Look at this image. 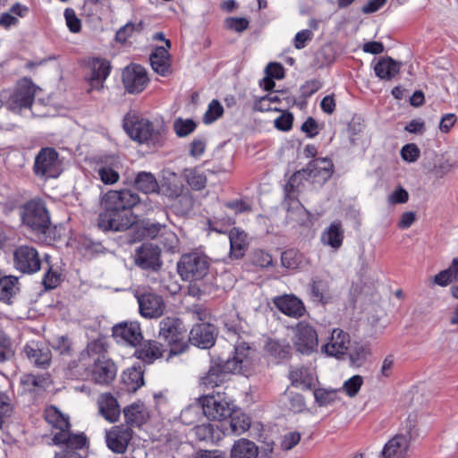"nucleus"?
Instances as JSON below:
<instances>
[{"label": "nucleus", "mask_w": 458, "mask_h": 458, "mask_svg": "<svg viewBox=\"0 0 458 458\" xmlns=\"http://www.w3.org/2000/svg\"><path fill=\"white\" fill-rule=\"evenodd\" d=\"M281 262L284 267L296 269L302 264L303 257L297 250L291 249L282 253Z\"/></svg>", "instance_id": "46"}, {"label": "nucleus", "mask_w": 458, "mask_h": 458, "mask_svg": "<svg viewBox=\"0 0 458 458\" xmlns=\"http://www.w3.org/2000/svg\"><path fill=\"white\" fill-rule=\"evenodd\" d=\"M351 347V338L348 333L340 328L333 329L327 342L322 346L327 355L340 357L347 352Z\"/></svg>", "instance_id": "17"}, {"label": "nucleus", "mask_w": 458, "mask_h": 458, "mask_svg": "<svg viewBox=\"0 0 458 458\" xmlns=\"http://www.w3.org/2000/svg\"><path fill=\"white\" fill-rule=\"evenodd\" d=\"M189 339L199 348H209L215 343V328L210 324H197L191 328Z\"/></svg>", "instance_id": "21"}, {"label": "nucleus", "mask_w": 458, "mask_h": 458, "mask_svg": "<svg viewBox=\"0 0 458 458\" xmlns=\"http://www.w3.org/2000/svg\"><path fill=\"white\" fill-rule=\"evenodd\" d=\"M134 186L145 194L157 192L159 189L156 177L148 172H140L134 178Z\"/></svg>", "instance_id": "37"}, {"label": "nucleus", "mask_w": 458, "mask_h": 458, "mask_svg": "<svg viewBox=\"0 0 458 458\" xmlns=\"http://www.w3.org/2000/svg\"><path fill=\"white\" fill-rule=\"evenodd\" d=\"M64 17L66 20L67 27L72 32L77 33L81 30V21L77 18L72 9H65Z\"/></svg>", "instance_id": "58"}, {"label": "nucleus", "mask_w": 458, "mask_h": 458, "mask_svg": "<svg viewBox=\"0 0 458 458\" xmlns=\"http://www.w3.org/2000/svg\"><path fill=\"white\" fill-rule=\"evenodd\" d=\"M123 383L129 392L137 391L143 384V371L140 367H132L123 372Z\"/></svg>", "instance_id": "39"}, {"label": "nucleus", "mask_w": 458, "mask_h": 458, "mask_svg": "<svg viewBox=\"0 0 458 458\" xmlns=\"http://www.w3.org/2000/svg\"><path fill=\"white\" fill-rule=\"evenodd\" d=\"M314 397L319 405H328L336 400L337 390H328L324 388L316 389L314 391Z\"/></svg>", "instance_id": "50"}, {"label": "nucleus", "mask_w": 458, "mask_h": 458, "mask_svg": "<svg viewBox=\"0 0 458 458\" xmlns=\"http://www.w3.org/2000/svg\"><path fill=\"white\" fill-rule=\"evenodd\" d=\"M311 295L313 299L321 303H327L331 300L329 280L325 277L316 276L311 283Z\"/></svg>", "instance_id": "35"}, {"label": "nucleus", "mask_w": 458, "mask_h": 458, "mask_svg": "<svg viewBox=\"0 0 458 458\" xmlns=\"http://www.w3.org/2000/svg\"><path fill=\"white\" fill-rule=\"evenodd\" d=\"M402 158L409 163H414L418 160L420 155V150L414 143L404 145L401 149Z\"/></svg>", "instance_id": "53"}, {"label": "nucleus", "mask_w": 458, "mask_h": 458, "mask_svg": "<svg viewBox=\"0 0 458 458\" xmlns=\"http://www.w3.org/2000/svg\"><path fill=\"white\" fill-rule=\"evenodd\" d=\"M160 249L152 243H144L135 250L134 263L142 269L157 271L162 266Z\"/></svg>", "instance_id": "13"}, {"label": "nucleus", "mask_w": 458, "mask_h": 458, "mask_svg": "<svg viewBox=\"0 0 458 458\" xmlns=\"http://www.w3.org/2000/svg\"><path fill=\"white\" fill-rule=\"evenodd\" d=\"M196 123L191 119L178 118L174 123V129L179 137H186L196 129Z\"/></svg>", "instance_id": "49"}, {"label": "nucleus", "mask_w": 458, "mask_h": 458, "mask_svg": "<svg viewBox=\"0 0 458 458\" xmlns=\"http://www.w3.org/2000/svg\"><path fill=\"white\" fill-rule=\"evenodd\" d=\"M116 375L114 362L106 359H94V366L91 371L92 380L99 385L109 384Z\"/></svg>", "instance_id": "20"}, {"label": "nucleus", "mask_w": 458, "mask_h": 458, "mask_svg": "<svg viewBox=\"0 0 458 458\" xmlns=\"http://www.w3.org/2000/svg\"><path fill=\"white\" fill-rule=\"evenodd\" d=\"M418 436L416 419L410 416L404 428L385 444L380 458H405L411 443Z\"/></svg>", "instance_id": "2"}, {"label": "nucleus", "mask_w": 458, "mask_h": 458, "mask_svg": "<svg viewBox=\"0 0 458 458\" xmlns=\"http://www.w3.org/2000/svg\"><path fill=\"white\" fill-rule=\"evenodd\" d=\"M208 258L198 252L185 254L178 262V272L185 280H200L208 275Z\"/></svg>", "instance_id": "6"}, {"label": "nucleus", "mask_w": 458, "mask_h": 458, "mask_svg": "<svg viewBox=\"0 0 458 458\" xmlns=\"http://www.w3.org/2000/svg\"><path fill=\"white\" fill-rule=\"evenodd\" d=\"M266 74L273 79H282L284 75V68L280 64L270 63L266 67Z\"/></svg>", "instance_id": "63"}, {"label": "nucleus", "mask_w": 458, "mask_h": 458, "mask_svg": "<svg viewBox=\"0 0 458 458\" xmlns=\"http://www.w3.org/2000/svg\"><path fill=\"white\" fill-rule=\"evenodd\" d=\"M46 421L56 430L64 433L70 429L69 417L62 413L56 407L50 406L45 410Z\"/></svg>", "instance_id": "29"}, {"label": "nucleus", "mask_w": 458, "mask_h": 458, "mask_svg": "<svg viewBox=\"0 0 458 458\" xmlns=\"http://www.w3.org/2000/svg\"><path fill=\"white\" fill-rule=\"evenodd\" d=\"M140 312L145 318H158L163 315L165 302L163 298L154 293H144L137 296Z\"/></svg>", "instance_id": "18"}, {"label": "nucleus", "mask_w": 458, "mask_h": 458, "mask_svg": "<svg viewBox=\"0 0 458 458\" xmlns=\"http://www.w3.org/2000/svg\"><path fill=\"white\" fill-rule=\"evenodd\" d=\"M183 191V186L181 182L168 183L163 185V192L171 199L181 197Z\"/></svg>", "instance_id": "60"}, {"label": "nucleus", "mask_w": 458, "mask_h": 458, "mask_svg": "<svg viewBox=\"0 0 458 458\" xmlns=\"http://www.w3.org/2000/svg\"><path fill=\"white\" fill-rule=\"evenodd\" d=\"M35 96L34 86L29 81H21L13 96L11 97L10 107L15 109L18 107H30Z\"/></svg>", "instance_id": "23"}, {"label": "nucleus", "mask_w": 458, "mask_h": 458, "mask_svg": "<svg viewBox=\"0 0 458 458\" xmlns=\"http://www.w3.org/2000/svg\"><path fill=\"white\" fill-rule=\"evenodd\" d=\"M26 356L38 367L46 368L51 360V352L48 349H40L32 342L24 347Z\"/></svg>", "instance_id": "30"}, {"label": "nucleus", "mask_w": 458, "mask_h": 458, "mask_svg": "<svg viewBox=\"0 0 458 458\" xmlns=\"http://www.w3.org/2000/svg\"><path fill=\"white\" fill-rule=\"evenodd\" d=\"M283 402L286 408L294 413L301 412L306 408L303 396L290 390L284 393Z\"/></svg>", "instance_id": "41"}, {"label": "nucleus", "mask_w": 458, "mask_h": 458, "mask_svg": "<svg viewBox=\"0 0 458 458\" xmlns=\"http://www.w3.org/2000/svg\"><path fill=\"white\" fill-rule=\"evenodd\" d=\"M184 178L190 187L194 191H200L206 187L207 177L199 170L185 169L183 172Z\"/></svg>", "instance_id": "42"}, {"label": "nucleus", "mask_w": 458, "mask_h": 458, "mask_svg": "<svg viewBox=\"0 0 458 458\" xmlns=\"http://www.w3.org/2000/svg\"><path fill=\"white\" fill-rule=\"evenodd\" d=\"M159 327V338L164 340L169 347L166 359L168 360L172 355L183 352L187 344L184 342L185 330L181 321L167 317L160 321Z\"/></svg>", "instance_id": "3"}, {"label": "nucleus", "mask_w": 458, "mask_h": 458, "mask_svg": "<svg viewBox=\"0 0 458 458\" xmlns=\"http://www.w3.org/2000/svg\"><path fill=\"white\" fill-rule=\"evenodd\" d=\"M195 435L200 440H207L213 436V426L210 423L199 425L194 428Z\"/></svg>", "instance_id": "64"}, {"label": "nucleus", "mask_w": 458, "mask_h": 458, "mask_svg": "<svg viewBox=\"0 0 458 458\" xmlns=\"http://www.w3.org/2000/svg\"><path fill=\"white\" fill-rule=\"evenodd\" d=\"M123 82L129 93L141 92L148 82L146 70L137 64L127 66L123 72Z\"/></svg>", "instance_id": "15"}, {"label": "nucleus", "mask_w": 458, "mask_h": 458, "mask_svg": "<svg viewBox=\"0 0 458 458\" xmlns=\"http://www.w3.org/2000/svg\"><path fill=\"white\" fill-rule=\"evenodd\" d=\"M225 26L229 30L242 32L248 28L249 21L245 18L231 17L225 20Z\"/></svg>", "instance_id": "57"}, {"label": "nucleus", "mask_w": 458, "mask_h": 458, "mask_svg": "<svg viewBox=\"0 0 458 458\" xmlns=\"http://www.w3.org/2000/svg\"><path fill=\"white\" fill-rule=\"evenodd\" d=\"M132 437V429L130 425L121 424L114 426L106 434L107 447L116 454H123Z\"/></svg>", "instance_id": "14"}, {"label": "nucleus", "mask_w": 458, "mask_h": 458, "mask_svg": "<svg viewBox=\"0 0 458 458\" xmlns=\"http://www.w3.org/2000/svg\"><path fill=\"white\" fill-rule=\"evenodd\" d=\"M293 330V344L299 352L310 354L317 350L318 338L312 326L301 321L299 322Z\"/></svg>", "instance_id": "10"}, {"label": "nucleus", "mask_w": 458, "mask_h": 458, "mask_svg": "<svg viewBox=\"0 0 458 458\" xmlns=\"http://www.w3.org/2000/svg\"><path fill=\"white\" fill-rule=\"evenodd\" d=\"M400 65L391 57H383L376 64L374 71L381 80L390 81L399 72Z\"/></svg>", "instance_id": "32"}, {"label": "nucleus", "mask_w": 458, "mask_h": 458, "mask_svg": "<svg viewBox=\"0 0 458 458\" xmlns=\"http://www.w3.org/2000/svg\"><path fill=\"white\" fill-rule=\"evenodd\" d=\"M344 230L340 223H333L325 230L321 236V241L333 249H339L343 244Z\"/></svg>", "instance_id": "36"}, {"label": "nucleus", "mask_w": 458, "mask_h": 458, "mask_svg": "<svg viewBox=\"0 0 458 458\" xmlns=\"http://www.w3.org/2000/svg\"><path fill=\"white\" fill-rule=\"evenodd\" d=\"M275 306L284 314L300 318L305 313V307L302 301L293 294H284L274 299Z\"/></svg>", "instance_id": "22"}, {"label": "nucleus", "mask_w": 458, "mask_h": 458, "mask_svg": "<svg viewBox=\"0 0 458 458\" xmlns=\"http://www.w3.org/2000/svg\"><path fill=\"white\" fill-rule=\"evenodd\" d=\"M259 448L249 439L241 438L231 449V458H258Z\"/></svg>", "instance_id": "34"}, {"label": "nucleus", "mask_w": 458, "mask_h": 458, "mask_svg": "<svg viewBox=\"0 0 458 458\" xmlns=\"http://www.w3.org/2000/svg\"><path fill=\"white\" fill-rule=\"evenodd\" d=\"M123 129L131 139L140 143L155 144L158 140V131L154 129L152 123L135 112L124 116Z\"/></svg>", "instance_id": "4"}, {"label": "nucleus", "mask_w": 458, "mask_h": 458, "mask_svg": "<svg viewBox=\"0 0 458 458\" xmlns=\"http://www.w3.org/2000/svg\"><path fill=\"white\" fill-rule=\"evenodd\" d=\"M136 222V216L131 211L116 210L104 207L99 215L98 225L104 231H125Z\"/></svg>", "instance_id": "8"}, {"label": "nucleus", "mask_w": 458, "mask_h": 458, "mask_svg": "<svg viewBox=\"0 0 458 458\" xmlns=\"http://www.w3.org/2000/svg\"><path fill=\"white\" fill-rule=\"evenodd\" d=\"M230 246H231V257L239 259L244 255L247 242L246 234L243 232H240L238 229L233 228L229 233Z\"/></svg>", "instance_id": "38"}, {"label": "nucleus", "mask_w": 458, "mask_h": 458, "mask_svg": "<svg viewBox=\"0 0 458 458\" xmlns=\"http://www.w3.org/2000/svg\"><path fill=\"white\" fill-rule=\"evenodd\" d=\"M139 205L143 206L144 209L151 210L154 208L152 203H147L140 200L139 195L131 190L123 189L120 191H109L103 198V206L114 208L116 210L131 211V208Z\"/></svg>", "instance_id": "5"}, {"label": "nucleus", "mask_w": 458, "mask_h": 458, "mask_svg": "<svg viewBox=\"0 0 458 458\" xmlns=\"http://www.w3.org/2000/svg\"><path fill=\"white\" fill-rule=\"evenodd\" d=\"M369 354V350L362 345L354 346L349 352L352 364L357 368L364 364Z\"/></svg>", "instance_id": "48"}, {"label": "nucleus", "mask_w": 458, "mask_h": 458, "mask_svg": "<svg viewBox=\"0 0 458 458\" xmlns=\"http://www.w3.org/2000/svg\"><path fill=\"white\" fill-rule=\"evenodd\" d=\"M224 108L221 105V103L216 100L213 99L208 107V110L205 112L203 115V123L206 124H210L214 123L216 120H217L219 117L223 115Z\"/></svg>", "instance_id": "47"}, {"label": "nucleus", "mask_w": 458, "mask_h": 458, "mask_svg": "<svg viewBox=\"0 0 458 458\" xmlns=\"http://www.w3.org/2000/svg\"><path fill=\"white\" fill-rule=\"evenodd\" d=\"M289 377L292 385L301 389H310L315 386L316 382L313 371L304 367L293 368L290 370Z\"/></svg>", "instance_id": "27"}, {"label": "nucleus", "mask_w": 458, "mask_h": 458, "mask_svg": "<svg viewBox=\"0 0 458 458\" xmlns=\"http://www.w3.org/2000/svg\"><path fill=\"white\" fill-rule=\"evenodd\" d=\"M13 354L14 349L10 338L0 332V361L10 360Z\"/></svg>", "instance_id": "52"}, {"label": "nucleus", "mask_w": 458, "mask_h": 458, "mask_svg": "<svg viewBox=\"0 0 458 458\" xmlns=\"http://www.w3.org/2000/svg\"><path fill=\"white\" fill-rule=\"evenodd\" d=\"M113 336L117 343L130 346H136L143 338L140 324L134 321L114 326Z\"/></svg>", "instance_id": "16"}, {"label": "nucleus", "mask_w": 458, "mask_h": 458, "mask_svg": "<svg viewBox=\"0 0 458 458\" xmlns=\"http://www.w3.org/2000/svg\"><path fill=\"white\" fill-rule=\"evenodd\" d=\"M34 173L37 176L56 178L62 171L57 151L52 148H44L35 157Z\"/></svg>", "instance_id": "9"}, {"label": "nucleus", "mask_w": 458, "mask_h": 458, "mask_svg": "<svg viewBox=\"0 0 458 458\" xmlns=\"http://www.w3.org/2000/svg\"><path fill=\"white\" fill-rule=\"evenodd\" d=\"M454 168V164L450 159L442 160L434 166V173L437 177H444Z\"/></svg>", "instance_id": "62"}, {"label": "nucleus", "mask_w": 458, "mask_h": 458, "mask_svg": "<svg viewBox=\"0 0 458 458\" xmlns=\"http://www.w3.org/2000/svg\"><path fill=\"white\" fill-rule=\"evenodd\" d=\"M362 384L363 377L360 375H355L344 382L343 389L348 396L354 397L359 393Z\"/></svg>", "instance_id": "51"}, {"label": "nucleus", "mask_w": 458, "mask_h": 458, "mask_svg": "<svg viewBox=\"0 0 458 458\" xmlns=\"http://www.w3.org/2000/svg\"><path fill=\"white\" fill-rule=\"evenodd\" d=\"M53 434V442L55 445L64 444L66 445L64 454L59 455L60 457H64L68 452L79 453L78 450H81L86 445V437L82 434L72 435L70 433V429L64 433Z\"/></svg>", "instance_id": "25"}, {"label": "nucleus", "mask_w": 458, "mask_h": 458, "mask_svg": "<svg viewBox=\"0 0 458 458\" xmlns=\"http://www.w3.org/2000/svg\"><path fill=\"white\" fill-rule=\"evenodd\" d=\"M152 69L158 74L165 76L169 73L170 54L166 48L156 47L149 57Z\"/></svg>", "instance_id": "33"}, {"label": "nucleus", "mask_w": 458, "mask_h": 458, "mask_svg": "<svg viewBox=\"0 0 458 458\" xmlns=\"http://www.w3.org/2000/svg\"><path fill=\"white\" fill-rule=\"evenodd\" d=\"M158 242L166 251L175 252L178 250L179 239L177 235L166 226L161 232Z\"/></svg>", "instance_id": "43"}, {"label": "nucleus", "mask_w": 458, "mask_h": 458, "mask_svg": "<svg viewBox=\"0 0 458 458\" xmlns=\"http://www.w3.org/2000/svg\"><path fill=\"white\" fill-rule=\"evenodd\" d=\"M165 352L166 349L160 343L149 340L142 344L140 349L136 352V355L145 362L151 363L157 359L163 357Z\"/></svg>", "instance_id": "28"}, {"label": "nucleus", "mask_w": 458, "mask_h": 458, "mask_svg": "<svg viewBox=\"0 0 458 458\" xmlns=\"http://www.w3.org/2000/svg\"><path fill=\"white\" fill-rule=\"evenodd\" d=\"M89 67L91 70L89 90H100L109 74V64L105 59L94 58L90 61Z\"/></svg>", "instance_id": "24"}, {"label": "nucleus", "mask_w": 458, "mask_h": 458, "mask_svg": "<svg viewBox=\"0 0 458 458\" xmlns=\"http://www.w3.org/2000/svg\"><path fill=\"white\" fill-rule=\"evenodd\" d=\"M456 272L458 273V258H454L452 261V265L434 277V283L440 286H446L452 278H455Z\"/></svg>", "instance_id": "45"}, {"label": "nucleus", "mask_w": 458, "mask_h": 458, "mask_svg": "<svg viewBox=\"0 0 458 458\" xmlns=\"http://www.w3.org/2000/svg\"><path fill=\"white\" fill-rule=\"evenodd\" d=\"M250 364L249 346L245 344L235 347L234 356L225 361L224 369L219 365H213L200 378V384L207 389L219 386L225 381L226 373H243Z\"/></svg>", "instance_id": "1"}, {"label": "nucleus", "mask_w": 458, "mask_h": 458, "mask_svg": "<svg viewBox=\"0 0 458 458\" xmlns=\"http://www.w3.org/2000/svg\"><path fill=\"white\" fill-rule=\"evenodd\" d=\"M13 261L15 267L22 273L32 274L40 268L38 252L31 246L21 245L16 248Z\"/></svg>", "instance_id": "11"}, {"label": "nucleus", "mask_w": 458, "mask_h": 458, "mask_svg": "<svg viewBox=\"0 0 458 458\" xmlns=\"http://www.w3.org/2000/svg\"><path fill=\"white\" fill-rule=\"evenodd\" d=\"M204 415L210 420H222L232 416L233 408L229 402L217 395H207L201 399Z\"/></svg>", "instance_id": "12"}, {"label": "nucleus", "mask_w": 458, "mask_h": 458, "mask_svg": "<svg viewBox=\"0 0 458 458\" xmlns=\"http://www.w3.org/2000/svg\"><path fill=\"white\" fill-rule=\"evenodd\" d=\"M121 164L117 158H113L110 164H103L98 168L100 181L106 185H113L120 179Z\"/></svg>", "instance_id": "31"}, {"label": "nucleus", "mask_w": 458, "mask_h": 458, "mask_svg": "<svg viewBox=\"0 0 458 458\" xmlns=\"http://www.w3.org/2000/svg\"><path fill=\"white\" fill-rule=\"evenodd\" d=\"M123 413L127 425L138 424L141 419L140 407L139 405L132 404L125 408Z\"/></svg>", "instance_id": "56"}, {"label": "nucleus", "mask_w": 458, "mask_h": 458, "mask_svg": "<svg viewBox=\"0 0 458 458\" xmlns=\"http://www.w3.org/2000/svg\"><path fill=\"white\" fill-rule=\"evenodd\" d=\"M52 347L59 351L61 354H65L70 352L71 342L66 336H58L53 340Z\"/></svg>", "instance_id": "61"}, {"label": "nucleus", "mask_w": 458, "mask_h": 458, "mask_svg": "<svg viewBox=\"0 0 458 458\" xmlns=\"http://www.w3.org/2000/svg\"><path fill=\"white\" fill-rule=\"evenodd\" d=\"M266 350L276 358H285L289 353V346L282 345L276 341H269L266 345Z\"/></svg>", "instance_id": "54"}, {"label": "nucleus", "mask_w": 458, "mask_h": 458, "mask_svg": "<svg viewBox=\"0 0 458 458\" xmlns=\"http://www.w3.org/2000/svg\"><path fill=\"white\" fill-rule=\"evenodd\" d=\"M100 414L109 422H115L120 416V407L116 399L110 394H102L98 399Z\"/></svg>", "instance_id": "26"}, {"label": "nucleus", "mask_w": 458, "mask_h": 458, "mask_svg": "<svg viewBox=\"0 0 458 458\" xmlns=\"http://www.w3.org/2000/svg\"><path fill=\"white\" fill-rule=\"evenodd\" d=\"M301 440V434L293 431L285 434L281 442L282 449L288 451L293 449Z\"/></svg>", "instance_id": "59"}, {"label": "nucleus", "mask_w": 458, "mask_h": 458, "mask_svg": "<svg viewBox=\"0 0 458 458\" xmlns=\"http://www.w3.org/2000/svg\"><path fill=\"white\" fill-rule=\"evenodd\" d=\"M18 290L17 277L9 276L0 278V301H9Z\"/></svg>", "instance_id": "40"}, {"label": "nucleus", "mask_w": 458, "mask_h": 458, "mask_svg": "<svg viewBox=\"0 0 458 458\" xmlns=\"http://www.w3.org/2000/svg\"><path fill=\"white\" fill-rule=\"evenodd\" d=\"M250 427V418L243 414H234L231 417L230 430L233 435H241Z\"/></svg>", "instance_id": "44"}, {"label": "nucleus", "mask_w": 458, "mask_h": 458, "mask_svg": "<svg viewBox=\"0 0 458 458\" xmlns=\"http://www.w3.org/2000/svg\"><path fill=\"white\" fill-rule=\"evenodd\" d=\"M333 167L334 165L329 158H318L309 163L305 169L294 174L293 177L308 174L314 179L318 178L319 182H326L331 177Z\"/></svg>", "instance_id": "19"}, {"label": "nucleus", "mask_w": 458, "mask_h": 458, "mask_svg": "<svg viewBox=\"0 0 458 458\" xmlns=\"http://www.w3.org/2000/svg\"><path fill=\"white\" fill-rule=\"evenodd\" d=\"M272 260L271 255L262 250H256L252 253L251 261L255 266L267 267L272 264Z\"/></svg>", "instance_id": "55"}, {"label": "nucleus", "mask_w": 458, "mask_h": 458, "mask_svg": "<svg viewBox=\"0 0 458 458\" xmlns=\"http://www.w3.org/2000/svg\"><path fill=\"white\" fill-rule=\"evenodd\" d=\"M22 222L31 230L45 233L50 225V217L43 201L32 199L23 207Z\"/></svg>", "instance_id": "7"}]
</instances>
